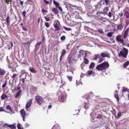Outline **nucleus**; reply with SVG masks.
Returning <instances> with one entry per match:
<instances>
[{"label": "nucleus", "mask_w": 129, "mask_h": 129, "mask_svg": "<svg viewBox=\"0 0 129 129\" xmlns=\"http://www.w3.org/2000/svg\"><path fill=\"white\" fill-rule=\"evenodd\" d=\"M94 67V63L93 62H91L90 64L89 68H90L93 69Z\"/></svg>", "instance_id": "obj_18"}, {"label": "nucleus", "mask_w": 129, "mask_h": 129, "mask_svg": "<svg viewBox=\"0 0 129 129\" xmlns=\"http://www.w3.org/2000/svg\"><path fill=\"white\" fill-rule=\"evenodd\" d=\"M101 55L103 57H109V55L106 53H101Z\"/></svg>", "instance_id": "obj_9"}, {"label": "nucleus", "mask_w": 129, "mask_h": 129, "mask_svg": "<svg viewBox=\"0 0 129 129\" xmlns=\"http://www.w3.org/2000/svg\"><path fill=\"white\" fill-rule=\"evenodd\" d=\"M112 32H109L108 33L107 36L108 37H110L112 36Z\"/></svg>", "instance_id": "obj_34"}, {"label": "nucleus", "mask_w": 129, "mask_h": 129, "mask_svg": "<svg viewBox=\"0 0 129 129\" xmlns=\"http://www.w3.org/2000/svg\"><path fill=\"white\" fill-rule=\"evenodd\" d=\"M21 92V90H18V91L16 95L15 96V98H16L19 96L20 95V94Z\"/></svg>", "instance_id": "obj_15"}, {"label": "nucleus", "mask_w": 129, "mask_h": 129, "mask_svg": "<svg viewBox=\"0 0 129 129\" xmlns=\"http://www.w3.org/2000/svg\"><path fill=\"white\" fill-rule=\"evenodd\" d=\"M123 113V112H121L120 111H119L118 113L117 118H118L120 117L121 116L122 113Z\"/></svg>", "instance_id": "obj_24"}, {"label": "nucleus", "mask_w": 129, "mask_h": 129, "mask_svg": "<svg viewBox=\"0 0 129 129\" xmlns=\"http://www.w3.org/2000/svg\"><path fill=\"white\" fill-rule=\"evenodd\" d=\"M26 12L25 11H24L22 12V14L23 15L24 17H25Z\"/></svg>", "instance_id": "obj_44"}, {"label": "nucleus", "mask_w": 129, "mask_h": 129, "mask_svg": "<svg viewBox=\"0 0 129 129\" xmlns=\"http://www.w3.org/2000/svg\"><path fill=\"white\" fill-rule=\"evenodd\" d=\"M110 18L112 17L111 13L110 12H109L107 15Z\"/></svg>", "instance_id": "obj_48"}, {"label": "nucleus", "mask_w": 129, "mask_h": 129, "mask_svg": "<svg viewBox=\"0 0 129 129\" xmlns=\"http://www.w3.org/2000/svg\"><path fill=\"white\" fill-rule=\"evenodd\" d=\"M125 31L128 33V31H129V27L128 28H127V29Z\"/></svg>", "instance_id": "obj_60"}, {"label": "nucleus", "mask_w": 129, "mask_h": 129, "mask_svg": "<svg viewBox=\"0 0 129 129\" xmlns=\"http://www.w3.org/2000/svg\"><path fill=\"white\" fill-rule=\"evenodd\" d=\"M9 49L10 50L11 48L13 46V44L12 42H11L10 44H9Z\"/></svg>", "instance_id": "obj_26"}, {"label": "nucleus", "mask_w": 129, "mask_h": 129, "mask_svg": "<svg viewBox=\"0 0 129 129\" xmlns=\"http://www.w3.org/2000/svg\"><path fill=\"white\" fill-rule=\"evenodd\" d=\"M9 17L8 16H7L6 18V20L7 23L8 24H9V23L10 22V21L9 20Z\"/></svg>", "instance_id": "obj_37"}, {"label": "nucleus", "mask_w": 129, "mask_h": 129, "mask_svg": "<svg viewBox=\"0 0 129 129\" xmlns=\"http://www.w3.org/2000/svg\"><path fill=\"white\" fill-rule=\"evenodd\" d=\"M89 96H88L86 98V100H87V102H85L84 103V108L87 109L89 108V107L90 106V104H89V101L90 100V99L89 98Z\"/></svg>", "instance_id": "obj_5"}, {"label": "nucleus", "mask_w": 129, "mask_h": 129, "mask_svg": "<svg viewBox=\"0 0 129 129\" xmlns=\"http://www.w3.org/2000/svg\"><path fill=\"white\" fill-rule=\"evenodd\" d=\"M99 60L98 61V63L101 62L103 60V58L102 57H101L100 56L99 58Z\"/></svg>", "instance_id": "obj_35"}, {"label": "nucleus", "mask_w": 129, "mask_h": 129, "mask_svg": "<svg viewBox=\"0 0 129 129\" xmlns=\"http://www.w3.org/2000/svg\"><path fill=\"white\" fill-rule=\"evenodd\" d=\"M44 2L46 4H49V2L48 1H46V0H44Z\"/></svg>", "instance_id": "obj_58"}, {"label": "nucleus", "mask_w": 129, "mask_h": 129, "mask_svg": "<svg viewBox=\"0 0 129 129\" xmlns=\"http://www.w3.org/2000/svg\"><path fill=\"white\" fill-rule=\"evenodd\" d=\"M83 62L85 64H87L88 63L89 60L85 57H84Z\"/></svg>", "instance_id": "obj_22"}, {"label": "nucleus", "mask_w": 129, "mask_h": 129, "mask_svg": "<svg viewBox=\"0 0 129 129\" xmlns=\"http://www.w3.org/2000/svg\"><path fill=\"white\" fill-rule=\"evenodd\" d=\"M100 57V54L96 55L93 58V59L94 60H96L97 58H99Z\"/></svg>", "instance_id": "obj_29"}, {"label": "nucleus", "mask_w": 129, "mask_h": 129, "mask_svg": "<svg viewBox=\"0 0 129 129\" xmlns=\"http://www.w3.org/2000/svg\"><path fill=\"white\" fill-rule=\"evenodd\" d=\"M65 36H63L61 37L60 39L61 40H65Z\"/></svg>", "instance_id": "obj_46"}, {"label": "nucleus", "mask_w": 129, "mask_h": 129, "mask_svg": "<svg viewBox=\"0 0 129 129\" xmlns=\"http://www.w3.org/2000/svg\"><path fill=\"white\" fill-rule=\"evenodd\" d=\"M29 70L31 73H36V71L35 70L34 68L33 67H30L29 68Z\"/></svg>", "instance_id": "obj_11"}, {"label": "nucleus", "mask_w": 129, "mask_h": 129, "mask_svg": "<svg viewBox=\"0 0 129 129\" xmlns=\"http://www.w3.org/2000/svg\"><path fill=\"white\" fill-rule=\"evenodd\" d=\"M32 102V101L31 99H29L28 100L25 106V109L27 111H29L30 109L29 108L31 106Z\"/></svg>", "instance_id": "obj_6"}, {"label": "nucleus", "mask_w": 129, "mask_h": 129, "mask_svg": "<svg viewBox=\"0 0 129 129\" xmlns=\"http://www.w3.org/2000/svg\"><path fill=\"white\" fill-rule=\"evenodd\" d=\"M67 77L70 81H72L73 78L72 76L68 75L67 76Z\"/></svg>", "instance_id": "obj_31"}, {"label": "nucleus", "mask_w": 129, "mask_h": 129, "mask_svg": "<svg viewBox=\"0 0 129 129\" xmlns=\"http://www.w3.org/2000/svg\"><path fill=\"white\" fill-rule=\"evenodd\" d=\"M52 107V105H50L48 106V108L49 109H50Z\"/></svg>", "instance_id": "obj_63"}, {"label": "nucleus", "mask_w": 129, "mask_h": 129, "mask_svg": "<svg viewBox=\"0 0 129 129\" xmlns=\"http://www.w3.org/2000/svg\"><path fill=\"white\" fill-rule=\"evenodd\" d=\"M17 127L18 129H23L22 125L20 123H18V124Z\"/></svg>", "instance_id": "obj_19"}, {"label": "nucleus", "mask_w": 129, "mask_h": 129, "mask_svg": "<svg viewBox=\"0 0 129 129\" xmlns=\"http://www.w3.org/2000/svg\"><path fill=\"white\" fill-rule=\"evenodd\" d=\"M20 114L22 117H25V113L23 109H22L20 111Z\"/></svg>", "instance_id": "obj_10"}, {"label": "nucleus", "mask_w": 129, "mask_h": 129, "mask_svg": "<svg viewBox=\"0 0 129 129\" xmlns=\"http://www.w3.org/2000/svg\"><path fill=\"white\" fill-rule=\"evenodd\" d=\"M52 11L55 14H58V11L56 8H53L52 9Z\"/></svg>", "instance_id": "obj_12"}, {"label": "nucleus", "mask_w": 129, "mask_h": 129, "mask_svg": "<svg viewBox=\"0 0 129 129\" xmlns=\"http://www.w3.org/2000/svg\"><path fill=\"white\" fill-rule=\"evenodd\" d=\"M128 34V33H127L125 31H124V38H126Z\"/></svg>", "instance_id": "obj_32"}, {"label": "nucleus", "mask_w": 129, "mask_h": 129, "mask_svg": "<svg viewBox=\"0 0 129 129\" xmlns=\"http://www.w3.org/2000/svg\"><path fill=\"white\" fill-rule=\"evenodd\" d=\"M124 15L127 18H128L129 17V13L127 11H126L124 14Z\"/></svg>", "instance_id": "obj_21"}, {"label": "nucleus", "mask_w": 129, "mask_h": 129, "mask_svg": "<svg viewBox=\"0 0 129 129\" xmlns=\"http://www.w3.org/2000/svg\"><path fill=\"white\" fill-rule=\"evenodd\" d=\"M53 25L55 29V31L60 30V25L58 20H56L55 21Z\"/></svg>", "instance_id": "obj_3"}, {"label": "nucleus", "mask_w": 129, "mask_h": 129, "mask_svg": "<svg viewBox=\"0 0 129 129\" xmlns=\"http://www.w3.org/2000/svg\"><path fill=\"white\" fill-rule=\"evenodd\" d=\"M45 24L46 27L47 28L49 27L50 26V25L49 24L48 22H45Z\"/></svg>", "instance_id": "obj_41"}, {"label": "nucleus", "mask_w": 129, "mask_h": 129, "mask_svg": "<svg viewBox=\"0 0 129 129\" xmlns=\"http://www.w3.org/2000/svg\"><path fill=\"white\" fill-rule=\"evenodd\" d=\"M53 3L54 5H55L57 7H58L59 5V4L57 2L54 0L53 1Z\"/></svg>", "instance_id": "obj_23"}, {"label": "nucleus", "mask_w": 129, "mask_h": 129, "mask_svg": "<svg viewBox=\"0 0 129 129\" xmlns=\"http://www.w3.org/2000/svg\"><path fill=\"white\" fill-rule=\"evenodd\" d=\"M106 10V11H108L109 10V8L108 7H106L105 8H104V10Z\"/></svg>", "instance_id": "obj_52"}, {"label": "nucleus", "mask_w": 129, "mask_h": 129, "mask_svg": "<svg viewBox=\"0 0 129 129\" xmlns=\"http://www.w3.org/2000/svg\"><path fill=\"white\" fill-rule=\"evenodd\" d=\"M64 29L66 30L70 31L71 30V29L70 28L67 27H64Z\"/></svg>", "instance_id": "obj_38"}, {"label": "nucleus", "mask_w": 129, "mask_h": 129, "mask_svg": "<svg viewBox=\"0 0 129 129\" xmlns=\"http://www.w3.org/2000/svg\"><path fill=\"white\" fill-rule=\"evenodd\" d=\"M6 108L7 109H9L11 112H12V110L11 109L10 106L9 105L7 106L6 107Z\"/></svg>", "instance_id": "obj_28"}, {"label": "nucleus", "mask_w": 129, "mask_h": 129, "mask_svg": "<svg viewBox=\"0 0 129 129\" xmlns=\"http://www.w3.org/2000/svg\"><path fill=\"white\" fill-rule=\"evenodd\" d=\"M45 18L46 20L47 21H49L50 20V18L49 17H45Z\"/></svg>", "instance_id": "obj_43"}, {"label": "nucleus", "mask_w": 129, "mask_h": 129, "mask_svg": "<svg viewBox=\"0 0 129 129\" xmlns=\"http://www.w3.org/2000/svg\"><path fill=\"white\" fill-rule=\"evenodd\" d=\"M96 117L98 118H100L101 117V115L100 114H98Z\"/></svg>", "instance_id": "obj_47"}, {"label": "nucleus", "mask_w": 129, "mask_h": 129, "mask_svg": "<svg viewBox=\"0 0 129 129\" xmlns=\"http://www.w3.org/2000/svg\"><path fill=\"white\" fill-rule=\"evenodd\" d=\"M8 96H7L5 94H3L1 96V99L3 100H4L5 98H7Z\"/></svg>", "instance_id": "obj_14"}, {"label": "nucleus", "mask_w": 129, "mask_h": 129, "mask_svg": "<svg viewBox=\"0 0 129 129\" xmlns=\"http://www.w3.org/2000/svg\"><path fill=\"white\" fill-rule=\"evenodd\" d=\"M116 40L117 41H118L119 40H120L121 38V36L120 35H117L116 37Z\"/></svg>", "instance_id": "obj_30"}, {"label": "nucleus", "mask_w": 129, "mask_h": 129, "mask_svg": "<svg viewBox=\"0 0 129 129\" xmlns=\"http://www.w3.org/2000/svg\"><path fill=\"white\" fill-rule=\"evenodd\" d=\"M5 2H6L7 4H9L11 3V0H5Z\"/></svg>", "instance_id": "obj_42"}, {"label": "nucleus", "mask_w": 129, "mask_h": 129, "mask_svg": "<svg viewBox=\"0 0 129 129\" xmlns=\"http://www.w3.org/2000/svg\"><path fill=\"white\" fill-rule=\"evenodd\" d=\"M117 28L118 30H121L123 28V27L121 25L119 24L117 26Z\"/></svg>", "instance_id": "obj_25"}, {"label": "nucleus", "mask_w": 129, "mask_h": 129, "mask_svg": "<svg viewBox=\"0 0 129 129\" xmlns=\"http://www.w3.org/2000/svg\"><path fill=\"white\" fill-rule=\"evenodd\" d=\"M20 4L22 6L23 5V2L22 1H20Z\"/></svg>", "instance_id": "obj_62"}, {"label": "nucleus", "mask_w": 129, "mask_h": 129, "mask_svg": "<svg viewBox=\"0 0 129 129\" xmlns=\"http://www.w3.org/2000/svg\"><path fill=\"white\" fill-rule=\"evenodd\" d=\"M66 51L64 49H63L61 52V55L60 57V60H61V58L62 56L64 54H65L66 53Z\"/></svg>", "instance_id": "obj_20"}, {"label": "nucleus", "mask_w": 129, "mask_h": 129, "mask_svg": "<svg viewBox=\"0 0 129 129\" xmlns=\"http://www.w3.org/2000/svg\"><path fill=\"white\" fill-rule=\"evenodd\" d=\"M128 53V50L124 47L123 48V50L120 51L118 54V57H122L124 58H126Z\"/></svg>", "instance_id": "obj_2"}, {"label": "nucleus", "mask_w": 129, "mask_h": 129, "mask_svg": "<svg viewBox=\"0 0 129 129\" xmlns=\"http://www.w3.org/2000/svg\"><path fill=\"white\" fill-rule=\"evenodd\" d=\"M129 24V22L128 21H126V24L125 25V26L126 27Z\"/></svg>", "instance_id": "obj_56"}, {"label": "nucleus", "mask_w": 129, "mask_h": 129, "mask_svg": "<svg viewBox=\"0 0 129 129\" xmlns=\"http://www.w3.org/2000/svg\"><path fill=\"white\" fill-rule=\"evenodd\" d=\"M109 65L107 62H105L98 65L96 67V69L98 71L104 70L109 67Z\"/></svg>", "instance_id": "obj_1"}, {"label": "nucleus", "mask_w": 129, "mask_h": 129, "mask_svg": "<svg viewBox=\"0 0 129 129\" xmlns=\"http://www.w3.org/2000/svg\"><path fill=\"white\" fill-rule=\"evenodd\" d=\"M26 79V77H25L24 78H22V81L23 83H24L25 81V79Z\"/></svg>", "instance_id": "obj_49"}, {"label": "nucleus", "mask_w": 129, "mask_h": 129, "mask_svg": "<svg viewBox=\"0 0 129 129\" xmlns=\"http://www.w3.org/2000/svg\"><path fill=\"white\" fill-rule=\"evenodd\" d=\"M129 64V61H127L123 64V67L124 68H125Z\"/></svg>", "instance_id": "obj_17"}, {"label": "nucleus", "mask_w": 129, "mask_h": 129, "mask_svg": "<svg viewBox=\"0 0 129 129\" xmlns=\"http://www.w3.org/2000/svg\"><path fill=\"white\" fill-rule=\"evenodd\" d=\"M36 100L39 105L42 104L44 102V99L42 97L39 96H36Z\"/></svg>", "instance_id": "obj_4"}, {"label": "nucleus", "mask_w": 129, "mask_h": 129, "mask_svg": "<svg viewBox=\"0 0 129 129\" xmlns=\"http://www.w3.org/2000/svg\"><path fill=\"white\" fill-rule=\"evenodd\" d=\"M59 127V125L58 124H56L53 126L52 129H59L58 127Z\"/></svg>", "instance_id": "obj_13"}, {"label": "nucleus", "mask_w": 129, "mask_h": 129, "mask_svg": "<svg viewBox=\"0 0 129 129\" xmlns=\"http://www.w3.org/2000/svg\"><path fill=\"white\" fill-rule=\"evenodd\" d=\"M98 31L99 32V33H102V34H103V33H104V32L102 30H98Z\"/></svg>", "instance_id": "obj_50"}, {"label": "nucleus", "mask_w": 129, "mask_h": 129, "mask_svg": "<svg viewBox=\"0 0 129 129\" xmlns=\"http://www.w3.org/2000/svg\"><path fill=\"white\" fill-rule=\"evenodd\" d=\"M63 84H62V85H60V88H62L63 87Z\"/></svg>", "instance_id": "obj_64"}, {"label": "nucleus", "mask_w": 129, "mask_h": 129, "mask_svg": "<svg viewBox=\"0 0 129 129\" xmlns=\"http://www.w3.org/2000/svg\"><path fill=\"white\" fill-rule=\"evenodd\" d=\"M22 29L23 30H24L25 31L27 30V29H25L23 26H22Z\"/></svg>", "instance_id": "obj_61"}, {"label": "nucleus", "mask_w": 129, "mask_h": 129, "mask_svg": "<svg viewBox=\"0 0 129 129\" xmlns=\"http://www.w3.org/2000/svg\"><path fill=\"white\" fill-rule=\"evenodd\" d=\"M119 15L120 17H122L123 15V14L121 12H120V13H119Z\"/></svg>", "instance_id": "obj_51"}, {"label": "nucleus", "mask_w": 129, "mask_h": 129, "mask_svg": "<svg viewBox=\"0 0 129 129\" xmlns=\"http://www.w3.org/2000/svg\"><path fill=\"white\" fill-rule=\"evenodd\" d=\"M42 11L43 13H44L45 12H47V11H46L44 9H43L42 10Z\"/></svg>", "instance_id": "obj_54"}, {"label": "nucleus", "mask_w": 129, "mask_h": 129, "mask_svg": "<svg viewBox=\"0 0 129 129\" xmlns=\"http://www.w3.org/2000/svg\"><path fill=\"white\" fill-rule=\"evenodd\" d=\"M58 9H59V10L61 11V12H62V8L60 7H58Z\"/></svg>", "instance_id": "obj_53"}, {"label": "nucleus", "mask_w": 129, "mask_h": 129, "mask_svg": "<svg viewBox=\"0 0 129 129\" xmlns=\"http://www.w3.org/2000/svg\"><path fill=\"white\" fill-rule=\"evenodd\" d=\"M114 96L117 99V101H119V99L118 96V94L117 91H115L114 93Z\"/></svg>", "instance_id": "obj_16"}, {"label": "nucleus", "mask_w": 129, "mask_h": 129, "mask_svg": "<svg viewBox=\"0 0 129 129\" xmlns=\"http://www.w3.org/2000/svg\"><path fill=\"white\" fill-rule=\"evenodd\" d=\"M7 81H6L5 82L4 84H3L2 85V87L3 88L5 87L7 85Z\"/></svg>", "instance_id": "obj_33"}, {"label": "nucleus", "mask_w": 129, "mask_h": 129, "mask_svg": "<svg viewBox=\"0 0 129 129\" xmlns=\"http://www.w3.org/2000/svg\"><path fill=\"white\" fill-rule=\"evenodd\" d=\"M75 24V22L73 21H72L70 23V25L71 26H73Z\"/></svg>", "instance_id": "obj_36"}, {"label": "nucleus", "mask_w": 129, "mask_h": 129, "mask_svg": "<svg viewBox=\"0 0 129 129\" xmlns=\"http://www.w3.org/2000/svg\"><path fill=\"white\" fill-rule=\"evenodd\" d=\"M66 96L67 95L66 94L62 95L61 96H60V99L62 102H63L66 99Z\"/></svg>", "instance_id": "obj_8"}, {"label": "nucleus", "mask_w": 129, "mask_h": 129, "mask_svg": "<svg viewBox=\"0 0 129 129\" xmlns=\"http://www.w3.org/2000/svg\"><path fill=\"white\" fill-rule=\"evenodd\" d=\"M127 90V89L126 88H123V89L122 92H125Z\"/></svg>", "instance_id": "obj_57"}, {"label": "nucleus", "mask_w": 129, "mask_h": 129, "mask_svg": "<svg viewBox=\"0 0 129 129\" xmlns=\"http://www.w3.org/2000/svg\"><path fill=\"white\" fill-rule=\"evenodd\" d=\"M15 125H16L15 123L11 125H9L7 123H5L3 126H7V127L11 128L12 129H15L16 128V126Z\"/></svg>", "instance_id": "obj_7"}, {"label": "nucleus", "mask_w": 129, "mask_h": 129, "mask_svg": "<svg viewBox=\"0 0 129 129\" xmlns=\"http://www.w3.org/2000/svg\"><path fill=\"white\" fill-rule=\"evenodd\" d=\"M4 111V110L3 109L2 107H1L0 108V112H2V111Z\"/></svg>", "instance_id": "obj_59"}, {"label": "nucleus", "mask_w": 129, "mask_h": 129, "mask_svg": "<svg viewBox=\"0 0 129 129\" xmlns=\"http://www.w3.org/2000/svg\"><path fill=\"white\" fill-rule=\"evenodd\" d=\"M118 41L120 42L123 45L124 44V42L123 39H121Z\"/></svg>", "instance_id": "obj_39"}, {"label": "nucleus", "mask_w": 129, "mask_h": 129, "mask_svg": "<svg viewBox=\"0 0 129 129\" xmlns=\"http://www.w3.org/2000/svg\"><path fill=\"white\" fill-rule=\"evenodd\" d=\"M18 75L16 74H13L12 76V78H14V79H15L16 77Z\"/></svg>", "instance_id": "obj_45"}, {"label": "nucleus", "mask_w": 129, "mask_h": 129, "mask_svg": "<svg viewBox=\"0 0 129 129\" xmlns=\"http://www.w3.org/2000/svg\"><path fill=\"white\" fill-rule=\"evenodd\" d=\"M41 43L42 42H41L37 43L36 45H39L41 44Z\"/></svg>", "instance_id": "obj_55"}, {"label": "nucleus", "mask_w": 129, "mask_h": 129, "mask_svg": "<svg viewBox=\"0 0 129 129\" xmlns=\"http://www.w3.org/2000/svg\"><path fill=\"white\" fill-rule=\"evenodd\" d=\"M92 71H90L87 72V74L88 75H90L92 73Z\"/></svg>", "instance_id": "obj_40"}, {"label": "nucleus", "mask_w": 129, "mask_h": 129, "mask_svg": "<svg viewBox=\"0 0 129 129\" xmlns=\"http://www.w3.org/2000/svg\"><path fill=\"white\" fill-rule=\"evenodd\" d=\"M105 3L106 4V5H110V2L109 0H104Z\"/></svg>", "instance_id": "obj_27"}]
</instances>
